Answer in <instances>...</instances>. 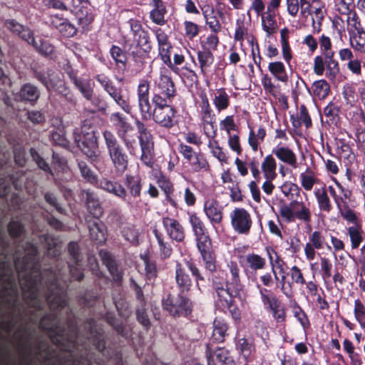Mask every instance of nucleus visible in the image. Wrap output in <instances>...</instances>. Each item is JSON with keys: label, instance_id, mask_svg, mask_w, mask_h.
Here are the masks:
<instances>
[{"label": "nucleus", "instance_id": "nucleus-1", "mask_svg": "<svg viewBox=\"0 0 365 365\" xmlns=\"http://www.w3.org/2000/svg\"><path fill=\"white\" fill-rule=\"evenodd\" d=\"M36 247L26 243L24 264L20 266L18 261L15 262V267L18 272L19 282L23 292L24 298L29 307L35 310L41 309L43 306V295L46 294L47 303L53 313L42 317L39 327L46 331L51 341L63 349H67L61 365H91L88 359H76L74 351L69 349L76 345V331L69 334L63 327V322L56 310L61 309L66 305V295L62 287H59L55 274H52V280H45L40 272L39 264L36 259Z\"/></svg>", "mask_w": 365, "mask_h": 365}, {"label": "nucleus", "instance_id": "nucleus-2", "mask_svg": "<svg viewBox=\"0 0 365 365\" xmlns=\"http://www.w3.org/2000/svg\"><path fill=\"white\" fill-rule=\"evenodd\" d=\"M318 41L321 54L314 58V73L317 76H322L326 71V76L334 80L339 73V65L334 58L335 52L332 48L331 38L322 34Z\"/></svg>", "mask_w": 365, "mask_h": 365}, {"label": "nucleus", "instance_id": "nucleus-3", "mask_svg": "<svg viewBox=\"0 0 365 365\" xmlns=\"http://www.w3.org/2000/svg\"><path fill=\"white\" fill-rule=\"evenodd\" d=\"M107 153L115 173L122 175L128 168V157L115 135L110 130L103 133Z\"/></svg>", "mask_w": 365, "mask_h": 365}, {"label": "nucleus", "instance_id": "nucleus-4", "mask_svg": "<svg viewBox=\"0 0 365 365\" xmlns=\"http://www.w3.org/2000/svg\"><path fill=\"white\" fill-rule=\"evenodd\" d=\"M279 215L285 222H294L297 220L309 223L312 220V212L309 205L296 200L280 206Z\"/></svg>", "mask_w": 365, "mask_h": 365}, {"label": "nucleus", "instance_id": "nucleus-5", "mask_svg": "<svg viewBox=\"0 0 365 365\" xmlns=\"http://www.w3.org/2000/svg\"><path fill=\"white\" fill-rule=\"evenodd\" d=\"M5 26L14 34L18 35L28 43L32 45L41 54L48 56L53 53V46L51 43L41 39H39L38 41H36L31 31L25 28L21 24H18L14 20L6 21Z\"/></svg>", "mask_w": 365, "mask_h": 365}, {"label": "nucleus", "instance_id": "nucleus-6", "mask_svg": "<svg viewBox=\"0 0 365 365\" xmlns=\"http://www.w3.org/2000/svg\"><path fill=\"white\" fill-rule=\"evenodd\" d=\"M240 269L236 262L230 261L227 263L226 289H218V297H225L230 294L234 297H241L242 285L240 279Z\"/></svg>", "mask_w": 365, "mask_h": 365}, {"label": "nucleus", "instance_id": "nucleus-7", "mask_svg": "<svg viewBox=\"0 0 365 365\" xmlns=\"http://www.w3.org/2000/svg\"><path fill=\"white\" fill-rule=\"evenodd\" d=\"M34 77L38 79L48 91H56L61 96L70 98V91L66 86L61 76L51 70L35 71Z\"/></svg>", "mask_w": 365, "mask_h": 365}, {"label": "nucleus", "instance_id": "nucleus-8", "mask_svg": "<svg viewBox=\"0 0 365 365\" xmlns=\"http://www.w3.org/2000/svg\"><path fill=\"white\" fill-rule=\"evenodd\" d=\"M135 123L139 133L138 138L142 150L140 160L145 165L152 167L153 164V136L140 120L136 119Z\"/></svg>", "mask_w": 365, "mask_h": 365}, {"label": "nucleus", "instance_id": "nucleus-9", "mask_svg": "<svg viewBox=\"0 0 365 365\" xmlns=\"http://www.w3.org/2000/svg\"><path fill=\"white\" fill-rule=\"evenodd\" d=\"M175 93V88L171 78L165 74L163 71L154 80L153 96L152 101H157L156 98L171 101Z\"/></svg>", "mask_w": 365, "mask_h": 365}, {"label": "nucleus", "instance_id": "nucleus-10", "mask_svg": "<svg viewBox=\"0 0 365 365\" xmlns=\"http://www.w3.org/2000/svg\"><path fill=\"white\" fill-rule=\"evenodd\" d=\"M233 230L238 235H248L252 227L250 213L242 207H235L230 214Z\"/></svg>", "mask_w": 365, "mask_h": 365}, {"label": "nucleus", "instance_id": "nucleus-11", "mask_svg": "<svg viewBox=\"0 0 365 365\" xmlns=\"http://www.w3.org/2000/svg\"><path fill=\"white\" fill-rule=\"evenodd\" d=\"M157 101H152L154 104V109L152 112L153 120L158 124L165 127L173 125V119L175 116V110L170 105V101H165L160 98Z\"/></svg>", "mask_w": 365, "mask_h": 365}, {"label": "nucleus", "instance_id": "nucleus-12", "mask_svg": "<svg viewBox=\"0 0 365 365\" xmlns=\"http://www.w3.org/2000/svg\"><path fill=\"white\" fill-rule=\"evenodd\" d=\"M150 83L142 79L137 88L138 107L143 119L148 120L152 115L151 105L149 101Z\"/></svg>", "mask_w": 365, "mask_h": 365}, {"label": "nucleus", "instance_id": "nucleus-13", "mask_svg": "<svg viewBox=\"0 0 365 365\" xmlns=\"http://www.w3.org/2000/svg\"><path fill=\"white\" fill-rule=\"evenodd\" d=\"M204 212L212 225L220 224L223 219V206L212 195L205 197Z\"/></svg>", "mask_w": 365, "mask_h": 365}, {"label": "nucleus", "instance_id": "nucleus-14", "mask_svg": "<svg viewBox=\"0 0 365 365\" xmlns=\"http://www.w3.org/2000/svg\"><path fill=\"white\" fill-rule=\"evenodd\" d=\"M73 135L74 140L81 151L88 158L95 156V150L98 145L96 132L87 133L83 135L74 132Z\"/></svg>", "mask_w": 365, "mask_h": 365}, {"label": "nucleus", "instance_id": "nucleus-15", "mask_svg": "<svg viewBox=\"0 0 365 365\" xmlns=\"http://www.w3.org/2000/svg\"><path fill=\"white\" fill-rule=\"evenodd\" d=\"M309 242L304 246V254L307 260L316 258V250L324 249L327 245L325 237L320 231H314L309 237Z\"/></svg>", "mask_w": 365, "mask_h": 365}, {"label": "nucleus", "instance_id": "nucleus-16", "mask_svg": "<svg viewBox=\"0 0 365 365\" xmlns=\"http://www.w3.org/2000/svg\"><path fill=\"white\" fill-rule=\"evenodd\" d=\"M184 168L188 172H199L206 167V161L202 156L189 146L184 145Z\"/></svg>", "mask_w": 365, "mask_h": 365}, {"label": "nucleus", "instance_id": "nucleus-17", "mask_svg": "<svg viewBox=\"0 0 365 365\" xmlns=\"http://www.w3.org/2000/svg\"><path fill=\"white\" fill-rule=\"evenodd\" d=\"M200 115L205 134L208 138H213L216 135L214 129L215 115L212 113V109L207 98L202 100Z\"/></svg>", "mask_w": 365, "mask_h": 365}, {"label": "nucleus", "instance_id": "nucleus-18", "mask_svg": "<svg viewBox=\"0 0 365 365\" xmlns=\"http://www.w3.org/2000/svg\"><path fill=\"white\" fill-rule=\"evenodd\" d=\"M155 36L158 43L159 54L161 59L165 63L169 65L175 72L178 73L180 71L179 68L173 66L171 63L170 56L171 46L168 42L167 34L161 29H158L155 31Z\"/></svg>", "mask_w": 365, "mask_h": 365}, {"label": "nucleus", "instance_id": "nucleus-19", "mask_svg": "<svg viewBox=\"0 0 365 365\" xmlns=\"http://www.w3.org/2000/svg\"><path fill=\"white\" fill-rule=\"evenodd\" d=\"M206 351L208 365H235V361L228 350L218 348L213 353L210 352L209 345Z\"/></svg>", "mask_w": 365, "mask_h": 365}, {"label": "nucleus", "instance_id": "nucleus-20", "mask_svg": "<svg viewBox=\"0 0 365 365\" xmlns=\"http://www.w3.org/2000/svg\"><path fill=\"white\" fill-rule=\"evenodd\" d=\"M272 153L278 160L293 169L299 167L296 153L287 146H277L272 150Z\"/></svg>", "mask_w": 365, "mask_h": 365}, {"label": "nucleus", "instance_id": "nucleus-21", "mask_svg": "<svg viewBox=\"0 0 365 365\" xmlns=\"http://www.w3.org/2000/svg\"><path fill=\"white\" fill-rule=\"evenodd\" d=\"M88 223L91 240L98 244L103 243L106 240V229L104 224L98 218L89 220Z\"/></svg>", "mask_w": 365, "mask_h": 365}, {"label": "nucleus", "instance_id": "nucleus-22", "mask_svg": "<svg viewBox=\"0 0 365 365\" xmlns=\"http://www.w3.org/2000/svg\"><path fill=\"white\" fill-rule=\"evenodd\" d=\"M81 197L85 200L87 208L93 217H100L103 214V210L95 193L90 190H83Z\"/></svg>", "mask_w": 365, "mask_h": 365}, {"label": "nucleus", "instance_id": "nucleus-23", "mask_svg": "<svg viewBox=\"0 0 365 365\" xmlns=\"http://www.w3.org/2000/svg\"><path fill=\"white\" fill-rule=\"evenodd\" d=\"M236 349L239 354L247 362L255 359L256 351L255 346L251 340L242 338L236 344Z\"/></svg>", "mask_w": 365, "mask_h": 365}, {"label": "nucleus", "instance_id": "nucleus-24", "mask_svg": "<svg viewBox=\"0 0 365 365\" xmlns=\"http://www.w3.org/2000/svg\"><path fill=\"white\" fill-rule=\"evenodd\" d=\"M241 259L244 266L252 271L263 269L266 266V259L255 253H249Z\"/></svg>", "mask_w": 365, "mask_h": 365}, {"label": "nucleus", "instance_id": "nucleus-25", "mask_svg": "<svg viewBox=\"0 0 365 365\" xmlns=\"http://www.w3.org/2000/svg\"><path fill=\"white\" fill-rule=\"evenodd\" d=\"M259 294L262 302L264 303V304L267 305L269 307L270 310L272 312V315L274 314V313L278 312L282 308H283L278 298L270 290L266 289H260Z\"/></svg>", "mask_w": 365, "mask_h": 365}, {"label": "nucleus", "instance_id": "nucleus-26", "mask_svg": "<svg viewBox=\"0 0 365 365\" xmlns=\"http://www.w3.org/2000/svg\"><path fill=\"white\" fill-rule=\"evenodd\" d=\"M118 135L124 142L130 153H132L136 145V134L132 125L129 124L123 129H118Z\"/></svg>", "mask_w": 365, "mask_h": 365}, {"label": "nucleus", "instance_id": "nucleus-27", "mask_svg": "<svg viewBox=\"0 0 365 365\" xmlns=\"http://www.w3.org/2000/svg\"><path fill=\"white\" fill-rule=\"evenodd\" d=\"M53 26L65 37L73 36L76 32V26L67 19L54 17L52 20Z\"/></svg>", "mask_w": 365, "mask_h": 365}, {"label": "nucleus", "instance_id": "nucleus-28", "mask_svg": "<svg viewBox=\"0 0 365 365\" xmlns=\"http://www.w3.org/2000/svg\"><path fill=\"white\" fill-rule=\"evenodd\" d=\"M99 255L103 264L107 267L109 272L113 276V279L119 281L122 277V274L113 256L109 252L103 250L100 251Z\"/></svg>", "mask_w": 365, "mask_h": 365}, {"label": "nucleus", "instance_id": "nucleus-29", "mask_svg": "<svg viewBox=\"0 0 365 365\" xmlns=\"http://www.w3.org/2000/svg\"><path fill=\"white\" fill-rule=\"evenodd\" d=\"M163 225L165 227L170 237L178 242L182 240V229L180 222L172 218H165Z\"/></svg>", "mask_w": 365, "mask_h": 365}, {"label": "nucleus", "instance_id": "nucleus-30", "mask_svg": "<svg viewBox=\"0 0 365 365\" xmlns=\"http://www.w3.org/2000/svg\"><path fill=\"white\" fill-rule=\"evenodd\" d=\"M100 187L101 189L124 200L127 195L125 190L121 185L108 179L101 180Z\"/></svg>", "mask_w": 365, "mask_h": 365}, {"label": "nucleus", "instance_id": "nucleus-31", "mask_svg": "<svg viewBox=\"0 0 365 365\" xmlns=\"http://www.w3.org/2000/svg\"><path fill=\"white\" fill-rule=\"evenodd\" d=\"M351 47L356 51L365 53V31L363 28L357 29L349 37Z\"/></svg>", "mask_w": 365, "mask_h": 365}, {"label": "nucleus", "instance_id": "nucleus-32", "mask_svg": "<svg viewBox=\"0 0 365 365\" xmlns=\"http://www.w3.org/2000/svg\"><path fill=\"white\" fill-rule=\"evenodd\" d=\"M314 196L319 210L327 213L330 212L332 209V205L326 188L316 189L314 190Z\"/></svg>", "mask_w": 365, "mask_h": 365}, {"label": "nucleus", "instance_id": "nucleus-33", "mask_svg": "<svg viewBox=\"0 0 365 365\" xmlns=\"http://www.w3.org/2000/svg\"><path fill=\"white\" fill-rule=\"evenodd\" d=\"M277 12H269L267 10L263 13L261 16L262 26L263 30L267 34L271 35L276 32L277 25L275 19Z\"/></svg>", "mask_w": 365, "mask_h": 365}, {"label": "nucleus", "instance_id": "nucleus-34", "mask_svg": "<svg viewBox=\"0 0 365 365\" xmlns=\"http://www.w3.org/2000/svg\"><path fill=\"white\" fill-rule=\"evenodd\" d=\"M347 231L350 237L352 249L358 248L364 239V231L361 222L352 225L349 227Z\"/></svg>", "mask_w": 365, "mask_h": 365}, {"label": "nucleus", "instance_id": "nucleus-35", "mask_svg": "<svg viewBox=\"0 0 365 365\" xmlns=\"http://www.w3.org/2000/svg\"><path fill=\"white\" fill-rule=\"evenodd\" d=\"M68 76L76 87L81 94L88 100H90L93 95V89L88 81L78 79L73 73H68Z\"/></svg>", "mask_w": 365, "mask_h": 365}, {"label": "nucleus", "instance_id": "nucleus-36", "mask_svg": "<svg viewBox=\"0 0 365 365\" xmlns=\"http://www.w3.org/2000/svg\"><path fill=\"white\" fill-rule=\"evenodd\" d=\"M39 96L40 91L38 88L31 83L24 84L19 91V97L24 101L36 102Z\"/></svg>", "mask_w": 365, "mask_h": 365}, {"label": "nucleus", "instance_id": "nucleus-37", "mask_svg": "<svg viewBox=\"0 0 365 365\" xmlns=\"http://www.w3.org/2000/svg\"><path fill=\"white\" fill-rule=\"evenodd\" d=\"M277 163L272 155H267L262 163V170L266 179L274 180L277 177Z\"/></svg>", "mask_w": 365, "mask_h": 365}, {"label": "nucleus", "instance_id": "nucleus-38", "mask_svg": "<svg viewBox=\"0 0 365 365\" xmlns=\"http://www.w3.org/2000/svg\"><path fill=\"white\" fill-rule=\"evenodd\" d=\"M135 39L137 46L140 48L143 52L148 53L151 48V42L149 38L148 34L141 29H136L134 31Z\"/></svg>", "mask_w": 365, "mask_h": 365}, {"label": "nucleus", "instance_id": "nucleus-39", "mask_svg": "<svg viewBox=\"0 0 365 365\" xmlns=\"http://www.w3.org/2000/svg\"><path fill=\"white\" fill-rule=\"evenodd\" d=\"M268 70L278 81L283 83L287 82L288 75L282 62L274 61L269 63Z\"/></svg>", "mask_w": 365, "mask_h": 365}, {"label": "nucleus", "instance_id": "nucleus-40", "mask_svg": "<svg viewBox=\"0 0 365 365\" xmlns=\"http://www.w3.org/2000/svg\"><path fill=\"white\" fill-rule=\"evenodd\" d=\"M227 330V325L226 323L222 320L215 319L213 322L212 340L217 343L224 341Z\"/></svg>", "mask_w": 365, "mask_h": 365}, {"label": "nucleus", "instance_id": "nucleus-41", "mask_svg": "<svg viewBox=\"0 0 365 365\" xmlns=\"http://www.w3.org/2000/svg\"><path fill=\"white\" fill-rule=\"evenodd\" d=\"M120 232L125 240L133 244H138L139 232L133 225L123 223L120 227Z\"/></svg>", "mask_w": 365, "mask_h": 365}, {"label": "nucleus", "instance_id": "nucleus-42", "mask_svg": "<svg viewBox=\"0 0 365 365\" xmlns=\"http://www.w3.org/2000/svg\"><path fill=\"white\" fill-rule=\"evenodd\" d=\"M213 103L219 112L227 108L230 105V97L225 89L217 90L214 93Z\"/></svg>", "mask_w": 365, "mask_h": 365}, {"label": "nucleus", "instance_id": "nucleus-43", "mask_svg": "<svg viewBox=\"0 0 365 365\" xmlns=\"http://www.w3.org/2000/svg\"><path fill=\"white\" fill-rule=\"evenodd\" d=\"M299 178L302 187L307 191L312 190L314 185L318 182V179L316 178L314 172L309 168L302 173Z\"/></svg>", "mask_w": 365, "mask_h": 365}, {"label": "nucleus", "instance_id": "nucleus-44", "mask_svg": "<svg viewBox=\"0 0 365 365\" xmlns=\"http://www.w3.org/2000/svg\"><path fill=\"white\" fill-rule=\"evenodd\" d=\"M281 190L282 193L284 195V196L287 197L289 202L297 200L298 197L300 196L301 189L295 183H284L281 187Z\"/></svg>", "mask_w": 365, "mask_h": 365}, {"label": "nucleus", "instance_id": "nucleus-45", "mask_svg": "<svg viewBox=\"0 0 365 365\" xmlns=\"http://www.w3.org/2000/svg\"><path fill=\"white\" fill-rule=\"evenodd\" d=\"M94 322L93 320H90L88 322V326L90 329V338L92 339V343L98 349V351L103 352L105 349L104 341L101 334L98 332L94 327Z\"/></svg>", "mask_w": 365, "mask_h": 365}, {"label": "nucleus", "instance_id": "nucleus-46", "mask_svg": "<svg viewBox=\"0 0 365 365\" xmlns=\"http://www.w3.org/2000/svg\"><path fill=\"white\" fill-rule=\"evenodd\" d=\"M329 83L323 79L315 81L312 85L313 94L319 99L325 98L329 93Z\"/></svg>", "mask_w": 365, "mask_h": 365}, {"label": "nucleus", "instance_id": "nucleus-47", "mask_svg": "<svg viewBox=\"0 0 365 365\" xmlns=\"http://www.w3.org/2000/svg\"><path fill=\"white\" fill-rule=\"evenodd\" d=\"M219 299L221 302H222V304L226 306L232 318L235 320H239L241 317V312L238 307L235 306L232 302V298L235 297L234 296H231L230 294L227 295H225V297H218Z\"/></svg>", "mask_w": 365, "mask_h": 365}, {"label": "nucleus", "instance_id": "nucleus-48", "mask_svg": "<svg viewBox=\"0 0 365 365\" xmlns=\"http://www.w3.org/2000/svg\"><path fill=\"white\" fill-rule=\"evenodd\" d=\"M337 208L342 217L348 222L352 223V225L361 223V220L358 218L354 211L347 204L340 205Z\"/></svg>", "mask_w": 365, "mask_h": 365}, {"label": "nucleus", "instance_id": "nucleus-49", "mask_svg": "<svg viewBox=\"0 0 365 365\" xmlns=\"http://www.w3.org/2000/svg\"><path fill=\"white\" fill-rule=\"evenodd\" d=\"M280 35L282 55L284 60L289 62L292 58L291 49L288 42L289 30L287 28L282 29L280 31Z\"/></svg>", "mask_w": 365, "mask_h": 365}, {"label": "nucleus", "instance_id": "nucleus-50", "mask_svg": "<svg viewBox=\"0 0 365 365\" xmlns=\"http://www.w3.org/2000/svg\"><path fill=\"white\" fill-rule=\"evenodd\" d=\"M266 252L272 271H274V269L277 270V268L281 266H285V262L274 249L271 247H266Z\"/></svg>", "mask_w": 365, "mask_h": 365}, {"label": "nucleus", "instance_id": "nucleus-51", "mask_svg": "<svg viewBox=\"0 0 365 365\" xmlns=\"http://www.w3.org/2000/svg\"><path fill=\"white\" fill-rule=\"evenodd\" d=\"M189 221L195 237L205 234L206 228L204 223L195 214H190Z\"/></svg>", "mask_w": 365, "mask_h": 365}, {"label": "nucleus", "instance_id": "nucleus-52", "mask_svg": "<svg viewBox=\"0 0 365 365\" xmlns=\"http://www.w3.org/2000/svg\"><path fill=\"white\" fill-rule=\"evenodd\" d=\"M354 314L356 321L364 327L365 324V306L359 299L354 301Z\"/></svg>", "mask_w": 365, "mask_h": 365}, {"label": "nucleus", "instance_id": "nucleus-53", "mask_svg": "<svg viewBox=\"0 0 365 365\" xmlns=\"http://www.w3.org/2000/svg\"><path fill=\"white\" fill-rule=\"evenodd\" d=\"M76 18L79 24L83 27L88 26L93 20V16L86 7H81L76 12Z\"/></svg>", "mask_w": 365, "mask_h": 365}, {"label": "nucleus", "instance_id": "nucleus-54", "mask_svg": "<svg viewBox=\"0 0 365 365\" xmlns=\"http://www.w3.org/2000/svg\"><path fill=\"white\" fill-rule=\"evenodd\" d=\"M153 175L156 179L158 186L165 192L167 196L173 190L171 183L162 175L159 170H153Z\"/></svg>", "mask_w": 365, "mask_h": 365}, {"label": "nucleus", "instance_id": "nucleus-55", "mask_svg": "<svg viewBox=\"0 0 365 365\" xmlns=\"http://www.w3.org/2000/svg\"><path fill=\"white\" fill-rule=\"evenodd\" d=\"M78 168L80 170L81 176L88 182L94 183L97 181V176L91 170L88 165L83 161L78 163Z\"/></svg>", "mask_w": 365, "mask_h": 365}, {"label": "nucleus", "instance_id": "nucleus-56", "mask_svg": "<svg viewBox=\"0 0 365 365\" xmlns=\"http://www.w3.org/2000/svg\"><path fill=\"white\" fill-rule=\"evenodd\" d=\"M125 185L130 190V193L133 197H138L140 194V180L132 176H127Z\"/></svg>", "mask_w": 365, "mask_h": 365}, {"label": "nucleus", "instance_id": "nucleus-57", "mask_svg": "<svg viewBox=\"0 0 365 365\" xmlns=\"http://www.w3.org/2000/svg\"><path fill=\"white\" fill-rule=\"evenodd\" d=\"M106 320L108 323L110 324L118 334L123 336L127 337L129 336V329L124 326L122 323H119L113 316L108 315L106 317Z\"/></svg>", "mask_w": 365, "mask_h": 365}, {"label": "nucleus", "instance_id": "nucleus-58", "mask_svg": "<svg viewBox=\"0 0 365 365\" xmlns=\"http://www.w3.org/2000/svg\"><path fill=\"white\" fill-rule=\"evenodd\" d=\"M30 154L34 161L36 162L38 168L43 171L48 173L51 175H53V173L51 170L50 169V167L48 164L45 161L43 158H42L40 155L38 153V152L34 149H30Z\"/></svg>", "mask_w": 365, "mask_h": 365}, {"label": "nucleus", "instance_id": "nucleus-59", "mask_svg": "<svg viewBox=\"0 0 365 365\" xmlns=\"http://www.w3.org/2000/svg\"><path fill=\"white\" fill-rule=\"evenodd\" d=\"M154 9L150 12L153 21L158 24H163L165 21L164 16L166 12L164 4L154 6Z\"/></svg>", "mask_w": 365, "mask_h": 365}, {"label": "nucleus", "instance_id": "nucleus-60", "mask_svg": "<svg viewBox=\"0 0 365 365\" xmlns=\"http://www.w3.org/2000/svg\"><path fill=\"white\" fill-rule=\"evenodd\" d=\"M110 55L116 64H121L125 66L126 62V55L123 50L116 46H113L110 49Z\"/></svg>", "mask_w": 365, "mask_h": 365}, {"label": "nucleus", "instance_id": "nucleus-61", "mask_svg": "<svg viewBox=\"0 0 365 365\" xmlns=\"http://www.w3.org/2000/svg\"><path fill=\"white\" fill-rule=\"evenodd\" d=\"M321 272L322 279L326 281L331 277L332 263L326 257H321Z\"/></svg>", "mask_w": 365, "mask_h": 365}, {"label": "nucleus", "instance_id": "nucleus-62", "mask_svg": "<svg viewBox=\"0 0 365 365\" xmlns=\"http://www.w3.org/2000/svg\"><path fill=\"white\" fill-rule=\"evenodd\" d=\"M208 146L211 149L212 155L220 162H227V155L219 146L217 141H210Z\"/></svg>", "mask_w": 365, "mask_h": 365}, {"label": "nucleus", "instance_id": "nucleus-63", "mask_svg": "<svg viewBox=\"0 0 365 365\" xmlns=\"http://www.w3.org/2000/svg\"><path fill=\"white\" fill-rule=\"evenodd\" d=\"M203 261L205 262V268L210 272L215 271V257L211 250L201 254Z\"/></svg>", "mask_w": 365, "mask_h": 365}, {"label": "nucleus", "instance_id": "nucleus-64", "mask_svg": "<svg viewBox=\"0 0 365 365\" xmlns=\"http://www.w3.org/2000/svg\"><path fill=\"white\" fill-rule=\"evenodd\" d=\"M197 245L200 254L207 252L210 250L211 242L209 237L205 234L196 237Z\"/></svg>", "mask_w": 365, "mask_h": 365}]
</instances>
